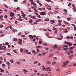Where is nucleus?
Segmentation results:
<instances>
[{"instance_id": "obj_2", "label": "nucleus", "mask_w": 76, "mask_h": 76, "mask_svg": "<svg viewBox=\"0 0 76 76\" xmlns=\"http://www.w3.org/2000/svg\"><path fill=\"white\" fill-rule=\"evenodd\" d=\"M10 16H11V17L14 16H15V14L13 12H11L10 13Z\"/></svg>"}, {"instance_id": "obj_55", "label": "nucleus", "mask_w": 76, "mask_h": 76, "mask_svg": "<svg viewBox=\"0 0 76 76\" xmlns=\"http://www.w3.org/2000/svg\"><path fill=\"white\" fill-rule=\"evenodd\" d=\"M43 45H45V46H46V45H47V44H46V43H44L43 44Z\"/></svg>"}, {"instance_id": "obj_12", "label": "nucleus", "mask_w": 76, "mask_h": 76, "mask_svg": "<svg viewBox=\"0 0 76 76\" xmlns=\"http://www.w3.org/2000/svg\"><path fill=\"white\" fill-rule=\"evenodd\" d=\"M67 49H68V48H66L63 49V50H65V51H67Z\"/></svg>"}, {"instance_id": "obj_21", "label": "nucleus", "mask_w": 76, "mask_h": 76, "mask_svg": "<svg viewBox=\"0 0 76 76\" xmlns=\"http://www.w3.org/2000/svg\"><path fill=\"white\" fill-rule=\"evenodd\" d=\"M73 10H74V12H76V9L75 8H73Z\"/></svg>"}, {"instance_id": "obj_54", "label": "nucleus", "mask_w": 76, "mask_h": 76, "mask_svg": "<svg viewBox=\"0 0 76 76\" xmlns=\"http://www.w3.org/2000/svg\"><path fill=\"white\" fill-rule=\"evenodd\" d=\"M67 20H70V18H67Z\"/></svg>"}, {"instance_id": "obj_28", "label": "nucleus", "mask_w": 76, "mask_h": 76, "mask_svg": "<svg viewBox=\"0 0 76 76\" xmlns=\"http://www.w3.org/2000/svg\"><path fill=\"white\" fill-rule=\"evenodd\" d=\"M46 1H47L48 2H50V1H51V2H52V1H51L50 0H46Z\"/></svg>"}, {"instance_id": "obj_60", "label": "nucleus", "mask_w": 76, "mask_h": 76, "mask_svg": "<svg viewBox=\"0 0 76 76\" xmlns=\"http://www.w3.org/2000/svg\"><path fill=\"white\" fill-rule=\"evenodd\" d=\"M22 16L23 17H25V14H23L22 15Z\"/></svg>"}, {"instance_id": "obj_50", "label": "nucleus", "mask_w": 76, "mask_h": 76, "mask_svg": "<svg viewBox=\"0 0 76 76\" xmlns=\"http://www.w3.org/2000/svg\"><path fill=\"white\" fill-rule=\"evenodd\" d=\"M3 16L2 15H1V16H0V19H2V18H3Z\"/></svg>"}, {"instance_id": "obj_14", "label": "nucleus", "mask_w": 76, "mask_h": 76, "mask_svg": "<svg viewBox=\"0 0 76 76\" xmlns=\"http://www.w3.org/2000/svg\"><path fill=\"white\" fill-rule=\"evenodd\" d=\"M18 44H20V45H22V43L21 42H18Z\"/></svg>"}, {"instance_id": "obj_26", "label": "nucleus", "mask_w": 76, "mask_h": 76, "mask_svg": "<svg viewBox=\"0 0 76 76\" xmlns=\"http://www.w3.org/2000/svg\"><path fill=\"white\" fill-rule=\"evenodd\" d=\"M50 22H52L53 23H55V21L53 20H50Z\"/></svg>"}, {"instance_id": "obj_58", "label": "nucleus", "mask_w": 76, "mask_h": 76, "mask_svg": "<svg viewBox=\"0 0 76 76\" xmlns=\"http://www.w3.org/2000/svg\"><path fill=\"white\" fill-rule=\"evenodd\" d=\"M9 28V27L7 26V27H6L5 28V29H8V28Z\"/></svg>"}, {"instance_id": "obj_18", "label": "nucleus", "mask_w": 76, "mask_h": 76, "mask_svg": "<svg viewBox=\"0 0 76 76\" xmlns=\"http://www.w3.org/2000/svg\"><path fill=\"white\" fill-rule=\"evenodd\" d=\"M36 48L37 49L40 48H41V46H38L36 47Z\"/></svg>"}, {"instance_id": "obj_29", "label": "nucleus", "mask_w": 76, "mask_h": 76, "mask_svg": "<svg viewBox=\"0 0 76 76\" xmlns=\"http://www.w3.org/2000/svg\"><path fill=\"white\" fill-rule=\"evenodd\" d=\"M64 12H66V13H67V10L66 9H64Z\"/></svg>"}, {"instance_id": "obj_59", "label": "nucleus", "mask_w": 76, "mask_h": 76, "mask_svg": "<svg viewBox=\"0 0 76 76\" xmlns=\"http://www.w3.org/2000/svg\"><path fill=\"white\" fill-rule=\"evenodd\" d=\"M5 18H7V15H5L4 16Z\"/></svg>"}, {"instance_id": "obj_51", "label": "nucleus", "mask_w": 76, "mask_h": 76, "mask_svg": "<svg viewBox=\"0 0 76 76\" xmlns=\"http://www.w3.org/2000/svg\"><path fill=\"white\" fill-rule=\"evenodd\" d=\"M53 58L54 59V60H57V58L54 57V58Z\"/></svg>"}, {"instance_id": "obj_4", "label": "nucleus", "mask_w": 76, "mask_h": 76, "mask_svg": "<svg viewBox=\"0 0 76 76\" xmlns=\"http://www.w3.org/2000/svg\"><path fill=\"white\" fill-rule=\"evenodd\" d=\"M40 15H42L43 16H44V15H45V12H41L40 13Z\"/></svg>"}, {"instance_id": "obj_48", "label": "nucleus", "mask_w": 76, "mask_h": 76, "mask_svg": "<svg viewBox=\"0 0 76 76\" xmlns=\"http://www.w3.org/2000/svg\"><path fill=\"white\" fill-rule=\"evenodd\" d=\"M20 51L21 52V53H23V50L22 49H21L20 50Z\"/></svg>"}, {"instance_id": "obj_25", "label": "nucleus", "mask_w": 76, "mask_h": 76, "mask_svg": "<svg viewBox=\"0 0 76 76\" xmlns=\"http://www.w3.org/2000/svg\"><path fill=\"white\" fill-rule=\"evenodd\" d=\"M20 8L19 7H17L16 8L17 10H19Z\"/></svg>"}, {"instance_id": "obj_47", "label": "nucleus", "mask_w": 76, "mask_h": 76, "mask_svg": "<svg viewBox=\"0 0 76 76\" xmlns=\"http://www.w3.org/2000/svg\"><path fill=\"white\" fill-rule=\"evenodd\" d=\"M72 4L71 3H70L68 4V6H71V5Z\"/></svg>"}, {"instance_id": "obj_22", "label": "nucleus", "mask_w": 76, "mask_h": 76, "mask_svg": "<svg viewBox=\"0 0 76 76\" xmlns=\"http://www.w3.org/2000/svg\"><path fill=\"white\" fill-rule=\"evenodd\" d=\"M32 20H31L28 21V22L29 23H31V22H32Z\"/></svg>"}, {"instance_id": "obj_53", "label": "nucleus", "mask_w": 76, "mask_h": 76, "mask_svg": "<svg viewBox=\"0 0 76 76\" xmlns=\"http://www.w3.org/2000/svg\"><path fill=\"white\" fill-rule=\"evenodd\" d=\"M29 38H31V37H32V35H29Z\"/></svg>"}, {"instance_id": "obj_46", "label": "nucleus", "mask_w": 76, "mask_h": 76, "mask_svg": "<svg viewBox=\"0 0 76 76\" xmlns=\"http://www.w3.org/2000/svg\"><path fill=\"white\" fill-rule=\"evenodd\" d=\"M68 47V46L66 45H65L63 46V47H66V48H67Z\"/></svg>"}, {"instance_id": "obj_49", "label": "nucleus", "mask_w": 76, "mask_h": 76, "mask_svg": "<svg viewBox=\"0 0 76 76\" xmlns=\"http://www.w3.org/2000/svg\"><path fill=\"white\" fill-rule=\"evenodd\" d=\"M3 25H0V28H3Z\"/></svg>"}, {"instance_id": "obj_45", "label": "nucleus", "mask_w": 76, "mask_h": 76, "mask_svg": "<svg viewBox=\"0 0 76 76\" xmlns=\"http://www.w3.org/2000/svg\"><path fill=\"white\" fill-rule=\"evenodd\" d=\"M64 43V44H68L69 42H67L66 41H65V42Z\"/></svg>"}, {"instance_id": "obj_40", "label": "nucleus", "mask_w": 76, "mask_h": 76, "mask_svg": "<svg viewBox=\"0 0 76 76\" xmlns=\"http://www.w3.org/2000/svg\"><path fill=\"white\" fill-rule=\"evenodd\" d=\"M56 64V62L54 61L52 63V64L54 65V64Z\"/></svg>"}, {"instance_id": "obj_20", "label": "nucleus", "mask_w": 76, "mask_h": 76, "mask_svg": "<svg viewBox=\"0 0 76 76\" xmlns=\"http://www.w3.org/2000/svg\"><path fill=\"white\" fill-rule=\"evenodd\" d=\"M48 64H51V62L50 61H48L47 62Z\"/></svg>"}, {"instance_id": "obj_1", "label": "nucleus", "mask_w": 76, "mask_h": 76, "mask_svg": "<svg viewBox=\"0 0 76 76\" xmlns=\"http://www.w3.org/2000/svg\"><path fill=\"white\" fill-rule=\"evenodd\" d=\"M68 63H69V61H66L64 63V65H62V67H66V66H67V64Z\"/></svg>"}, {"instance_id": "obj_64", "label": "nucleus", "mask_w": 76, "mask_h": 76, "mask_svg": "<svg viewBox=\"0 0 76 76\" xmlns=\"http://www.w3.org/2000/svg\"><path fill=\"white\" fill-rule=\"evenodd\" d=\"M37 52H39V49H37Z\"/></svg>"}, {"instance_id": "obj_43", "label": "nucleus", "mask_w": 76, "mask_h": 76, "mask_svg": "<svg viewBox=\"0 0 76 76\" xmlns=\"http://www.w3.org/2000/svg\"><path fill=\"white\" fill-rule=\"evenodd\" d=\"M69 32L68 31H64V32L65 33H67Z\"/></svg>"}, {"instance_id": "obj_52", "label": "nucleus", "mask_w": 76, "mask_h": 76, "mask_svg": "<svg viewBox=\"0 0 76 76\" xmlns=\"http://www.w3.org/2000/svg\"><path fill=\"white\" fill-rule=\"evenodd\" d=\"M21 36L22 37H23V38L25 37V36L24 35H21Z\"/></svg>"}, {"instance_id": "obj_38", "label": "nucleus", "mask_w": 76, "mask_h": 76, "mask_svg": "<svg viewBox=\"0 0 76 76\" xmlns=\"http://www.w3.org/2000/svg\"><path fill=\"white\" fill-rule=\"evenodd\" d=\"M42 54H39L38 55L39 56H40V57L42 56Z\"/></svg>"}, {"instance_id": "obj_23", "label": "nucleus", "mask_w": 76, "mask_h": 76, "mask_svg": "<svg viewBox=\"0 0 76 76\" xmlns=\"http://www.w3.org/2000/svg\"><path fill=\"white\" fill-rule=\"evenodd\" d=\"M18 20L19 21H22V19L21 18H20V19L18 18Z\"/></svg>"}, {"instance_id": "obj_27", "label": "nucleus", "mask_w": 76, "mask_h": 76, "mask_svg": "<svg viewBox=\"0 0 76 76\" xmlns=\"http://www.w3.org/2000/svg\"><path fill=\"white\" fill-rule=\"evenodd\" d=\"M6 48V47H4V48H0V50H4Z\"/></svg>"}, {"instance_id": "obj_9", "label": "nucleus", "mask_w": 76, "mask_h": 76, "mask_svg": "<svg viewBox=\"0 0 76 76\" xmlns=\"http://www.w3.org/2000/svg\"><path fill=\"white\" fill-rule=\"evenodd\" d=\"M4 7H6V8H7V9L8 8V6H7V5H6V4H4Z\"/></svg>"}, {"instance_id": "obj_13", "label": "nucleus", "mask_w": 76, "mask_h": 76, "mask_svg": "<svg viewBox=\"0 0 76 76\" xmlns=\"http://www.w3.org/2000/svg\"><path fill=\"white\" fill-rule=\"evenodd\" d=\"M10 61L11 62V63H13L14 62V61L13 60V59H11Z\"/></svg>"}, {"instance_id": "obj_11", "label": "nucleus", "mask_w": 76, "mask_h": 76, "mask_svg": "<svg viewBox=\"0 0 76 76\" xmlns=\"http://www.w3.org/2000/svg\"><path fill=\"white\" fill-rule=\"evenodd\" d=\"M6 64L8 65V66H10V63L9 62H7Z\"/></svg>"}, {"instance_id": "obj_37", "label": "nucleus", "mask_w": 76, "mask_h": 76, "mask_svg": "<svg viewBox=\"0 0 76 76\" xmlns=\"http://www.w3.org/2000/svg\"><path fill=\"white\" fill-rule=\"evenodd\" d=\"M14 19V17H12V18H10V20H12V19Z\"/></svg>"}, {"instance_id": "obj_63", "label": "nucleus", "mask_w": 76, "mask_h": 76, "mask_svg": "<svg viewBox=\"0 0 76 76\" xmlns=\"http://www.w3.org/2000/svg\"><path fill=\"white\" fill-rule=\"evenodd\" d=\"M47 9H48V10H51V8H48Z\"/></svg>"}, {"instance_id": "obj_24", "label": "nucleus", "mask_w": 76, "mask_h": 76, "mask_svg": "<svg viewBox=\"0 0 76 76\" xmlns=\"http://www.w3.org/2000/svg\"><path fill=\"white\" fill-rule=\"evenodd\" d=\"M23 72H28V71H27V70H26V69H23Z\"/></svg>"}, {"instance_id": "obj_33", "label": "nucleus", "mask_w": 76, "mask_h": 76, "mask_svg": "<svg viewBox=\"0 0 76 76\" xmlns=\"http://www.w3.org/2000/svg\"><path fill=\"white\" fill-rule=\"evenodd\" d=\"M19 39V42H22V39Z\"/></svg>"}, {"instance_id": "obj_19", "label": "nucleus", "mask_w": 76, "mask_h": 76, "mask_svg": "<svg viewBox=\"0 0 76 76\" xmlns=\"http://www.w3.org/2000/svg\"><path fill=\"white\" fill-rule=\"evenodd\" d=\"M32 53H36V51L34 50H33L32 51Z\"/></svg>"}, {"instance_id": "obj_56", "label": "nucleus", "mask_w": 76, "mask_h": 76, "mask_svg": "<svg viewBox=\"0 0 76 76\" xmlns=\"http://www.w3.org/2000/svg\"><path fill=\"white\" fill-rule=\"evenodd\" d=\"M35 41H36V39H33V42H35Z\"/></svg>"}, {"instance_id": "obj_34", "label": "nucleus", "mask_w": 76, "mask_h": 76, "mask_svg": "<svg viewBox=\"0 0 76 76\" xmlns=\"http://www.w3.org/2000/svg\"><path fill=\"white\" fill-rule=\"evenodd\" d=\"M23 3H25L26 4V1L25 0L23 1Z\"/></svg>"}, {"instance_id": "obj_5", "label": "nucleus", "mask_w": 76, "mask_h": 76, "mask_svg": "<svg viewBox=\"0 0 76 76\" xmlns=\"http://www.w3.org/2000/svg\"><path fill=\"white\" fill-rule=\"evenodd\" d=\"M67 45H68V46H72V44L70 43V42H68Z\"/></svg>"}, {"instance_id": "obj_15", "label": "nucleus", "mask_w": 76, "mask_h": 76, "mask_svg": "<svg viewBox=\"0 0 76 76\" xmlns=\"http://www.w3.org/2000/svg\"><path fill=\"white\" fill-rule=\"evenodd\" d=\"M72 57H73V55H70L69 57V58H72Z\"/></svg>"}, {"instance_id": "obj_16", "label": "nucleus", "mask_w": 76, "mask_h": 76, "mask_svg": "<svg viewBox=\"0 0 76 76\" xmlns=\"http://www.w3.org/2000/svg\"><path fill=\"white\" fill-rule=\"evenodd\" d=\"M50 19L48 18H46L45 20V21H48Z\"/></svg>"}, {"instance_id": "obj_61", "label": "nucleus", "mask_w": 76, "mask_h": 76, "mask_svg": "<svg viewBox=\"0 0 76 76\" xmlns=\"http://www.w3.org/2000/svg\"><path fill=\"white\" fill-rule=\"evenodd\" d=\"M6 73H9V72L8 71H6Z\"/></svg>"}, {"instance_id": "obj_7", "label": "nucleus", "mask_w": 76, "mask_h": 76, "mask_svg": "<svg viewBox=\"0 0 76 76\" xmlns=\"http://www.w3.org/2000/svg\"><path fill=\"white\" fill-rule=\"evenodd\" d=\"M64 23H65V24H67V25H70V24L69 23H68L67 22L65 21L64 22Z\"/></svg>"}, {"instance_id": "obj_44", "label": "nucleus", "mask_w": 76, "mask_h": 76, "mask_svg": "<svg viewBox=\"0 0 76 76\" xmlns=\"http://www.w3.org/2000/svg\"><path fill=\"white\" fill-rule=\"evenodd\" d=\"M2 67H5L6 66V65L5 64H4L2 65Z\"/></svg>"}, {"instance_id": "obj_39", "label": "nucleus", "mask_w": 76, "mask_h": 76, "mask_svg": "<svg viewBox=\"0 0 76 76\" xmlns=\"http://www.w3.org/2000/svg\"><path fill=\"white\" fill-rule=\"evenodd\" d=\"M27 54H31V52H27Z\"/></svg>"}, {"instance_id": "obj_30", "label": "nucleus", "mask_w": 76, "mask_h": 76, "mask_svg": "<svg viewBox=\"0 0 76 76\" xmlns=\"http://www.w3.org/2000/svg\"><path fill=\"white\" fill-rule=\"evenodd\" d=\"M38 63V61H35L34 62V64H37V63Z\"/></svg>"}, {"instance_id": "obj_8", "label": "nucleus", "mask_w": 76, "mask_h": 76, "mask_svg": "<svg viewBox=\"0 0 76 76\" xmlns=\"http://www.w3.org/2000/svg\"><path fill=\"white\" fill-rule=\"evenodd\" d=\"M58 48V47L57 46V45H54V47H53V48Z\"/></svg>"}, {"instance_id": "obj_6", "label": "nucleus", "mask_w": 76, "mask_h": 76, "mask_svg": "<svg viewBox=\"0 0 76 76\" xmlns=\"http://www.w3.org/2000/svg\"><path fill=\"white\" fill-rule=\"evenodd\" d=\"M41 21V20L40 19H38V20H36V22H40Z\"/></svg>"}, {"instance_id": "obj_36", "label": "nucleus", "mask_w": 76, "mask_h": 76, "mask_svg": "<svg viewBox=\"0 0 76 76\" xmlns=\"http://www.w3.org/2000/svg\"><path fill=\"white\" fill-rule=\"evenodd\" d=\"M52 56H53V54H51L49 56V57H51Z\"/></svg>"}, {"instance_id": "obj_10", "label": "nucleus", "mask_w": 76, "mask_h": 76, "mask_svg": "<svg viewBox=\"0 0 76 76\" xmlns=\"http://www.w3.org/2000/svg\"><path fill=\"white\" fill-rule=\"evenodd\" d=\"M31 18H32V19H35L36 18L34 16H31Z\"/></svg>"}, {"instance_id": "obj_35", "label": "nucleus", "mask_w": 76, "mask_h": 76, "mask_svg": "<svg viewBox=\"0 0 76 76\" xmlns=\"http://www.w3.org/2000/svg\"><path fill=\"white\" fill-rule=\"evenodd\" d=\"M58 22H62V20H59L58 21Z\"/></svg>"}, {"instance_id": "obj_31", "label": "nucleus", "mask_w": 76, "mask_h": 76, "mask_svg": "<svg viewBox=\"0 0 76 76\" xmlns=\"http://www.w3.org/2000/svg\"><path fill=\"white\" fill-rule=\"evenodd\" d=\"M39 44L40 45L41 44H42V42L41 41H39Z\"/></svg>"}, {"instance_id": "obj_17", "label": "nucleus", "mask_w": 76, "mask_h": 76, "mask_svg": "<svg viewBox=\"0 0 76 76\" xmlns=\"http://www.w3.org/2000/svg\"><path fill=\"white\" fill-rule=\"evenodd\" d=\"M13 41H18V39L16 38H14Z\"/></svg>"}, {"instance_id": "obj_42", "label": "nucleus", "mask_w": 76, "mask_h": 76, "mask_svg": "<svg viewBox=\"0 0 76 76\" xmlns=\"http://www.w3.org/2000/svg\"><path fill=\"white\" fill-rule=\"evenodd\" d=\"M4 72V70H2L0 71V72Z\"/></svg>"}, {"instance_id": "obj_32", "label": "nucleus", "mask_w": 76, "mask_h": 76, "mask_svg": "<svg viewBox=\"0 0 76 76\" xmlns=\"http://www.w3.org/2000/svg\"><path fill=\"white\" fill-rule=\"evenodd\" d=\"M46 52L43 53H42L43 56H45V54H46Z\"/></svg>"}, {"instance_id": "obj_62", "label": "nucleus", "mask_w": 76, "mask_h": 76, "mask_svg": "<svg viewBox=\"0 0 76 76\" xmlns=\"http://www.w3.org/2000/svg\"><path fill=\"white\" fill-rule=\"evenodd\" d=\"M69 52L70 53H73V51H72V50H71L69 51Z\"/></svg>"}, {"instance_id": "obj_3", "label": "nucleus", "mask_w": 76, "mask_h": 76, "mask_svg": "<svg viewBox=\"0 0 76 76\" xmlns=\"http://www.w3.org/2000/svg\"><path fill=\"white\" fill-rule=\"evenodd\" d=\"M75 48V47L74 46L70 47L68 49V50H69V51L73 50V48Z\"/></svg>"}, {"instance_id": "obj_41", "label": "nucleus", "mask_w": 76, "mask_h": 76, "mask_svg": "<svg viewBox=\"0 0 76 76\" xmlns=\"http://www.w3.org/2000/svg\"><path fill=\"white\" fill-rule=\"evenodd\" d=\"M0 60H3V57H0Z\"/></svg>"}, {"instance_id": "obj_57", "label": "nucleus", "mask_w": 76, "mask_h": 76, "mask_svg": "<svg viewBox=\"0 0 76 76\" xmlns=\"http://www.w3.org/2000/svg\"><path fill=\"white\" fill-rule=\"evenodd\" d=\"M33 4L34 5V6H36V4L35 3H34L33 2Z\"/></svg>"}]
</instances>
